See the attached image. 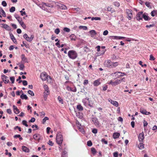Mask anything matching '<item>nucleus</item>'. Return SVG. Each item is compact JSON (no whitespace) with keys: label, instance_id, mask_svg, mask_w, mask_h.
<instances>
[{"label":"nucleus","instance_id":"8fccbe9b","mask_svg":"<svg viewBox=\"0 0 157 157\" xmlns=\"http://www.w3.org/2000/svg\"><path fill=\"white\" fill-rule=\"evenodd\" d=\"M87 145L89 147H90L92 145V143L91 140H89L87 142Z\"/></svg>","mask_w":157,"mask_h":157},{"label":"nucleus","instance_id":"ddd939ff","mask_svg":"<svg viewBox=\"0 0 157 157\" xmlns=\"http://www.w3.org/2000/svg\"><path fill=\"white\" fill-rule=\"evenodd\" d=\"M66 89L68 91L73 92H76L77 91L76 88L75 86L74 88L73 89L69 86H67L66 87Z\"/></svg>","mask_w":157,"mask_h":157},{"label":"nucleus","instance_id":"4c0bfd02","mask_svg":"<svg viewBox=\"0 0 157 157\" xmlns=\"http://www.w3.org/2000/svg\"><path fill=\"white\" fill-rule=\"evenodd\" d=\"M146 6L149 8H151V6L150 5V3L149 2H145Z\"/></svg>","mask_w":157,"mask_h":157},{"label":"nucleus","instance_id":"f8f14e48","mask_svg":"<svg viewBox=\"0 0 157 157\" xmlns=\"http://www.w3.org/2000/svg\"><path fill=\"white\" fill-rule=\"evenodd\" d=\"M21 62H23V63H28V59L25 57V54H22L21 55Z\"/></svg>","mask_w":157,"mask_h":157},{"label":"nucleus","instance_id":"e433bc0d","mask_svg":"<svg viewBox=\"0 0 157 157\" xmlns=\"http://www.w3.org/2000/svg\"><path fill=\"white\" fill-rule=\"evenodd\" d=\"M59 7L60 9L63 10H66L67 8V7L65 5L62 4L59 5Z\"/></svg>","mask_w":157,"mask_h":157},{"label":"nucleus","instance_id":"aec40b11","mask_svg":"<svg viewBox=\"0 0 157 157\" xmlns=\"http://www.w3.org/2000/svg\"><path fill=\"white\" fill-rule=\"evenodd\" d=\"M2 25H3V28L7 30L10 31L11 30L10 27L7 25L5 24H2Z\"/></svg>","mask_w":157,"mask_h":157},{"label":"nucleus","instance_id":"473e14b6","mask_svg":"<svg viewBox=\"0 0 157 157\" xmlns=\"http://www.w3.org/2000/svg\"><path fill=\"white\" fill-rule=\"evenodd\" d=\"M43 5H44L46 6H48L49 7H51L52 8L53 7V6L52 5H51L50 3H45V2H43L42 3Z\"/></svg>","mask_w":157,"mask_h":157},{"label":"nucleus","instance_id":"393cba45","mask_svg":"<svg viewBox=\"0 0 157 157\" xmlns=\"http://www.w3.org/2000/svg\"><path fill=\"white\" fill-rule=\"evenodd\" d=\"M22 149L23 151L25 152H29V148L24 146H22Z\"/></svg>","mask_w":157,"mask_h":157},{"label":"nucleus","instance_id":"e2e57ef3","mask_svg":"<svg viewBox=\"0 0 157 157\" xmlns=\"http://www.w3.org/2000/svg\"><path fill=\"white\" fill-rule=\"evenodd\" d=\"M92 132L94 134H96L98 132V130L97 129L94 128L92 130Z\"/></svg>","mask_w":157,"mask_h":157},{"label":"nucleus","instance_id":"09e8293b","mask_svg":"<svg viewBox=\"0 0 157 157\" xmlns=\"http://www.w3.org/2000/svg\"><path fill=\"white\" fill-rule=\"evenodd\" d=\"M105 53V51L104 50H102V51H101V52H97V56H100L101 55H103Z\"/></svg>","mask_w":157,"mask_h":157},{"label":"nucleus","instance_id":"4468645a","mask_svg":"<svg viewBox=\"0 0 157 157\" xmlns=\"http://www.w3.org/2000/svg\"><path fill=\"white\" fill-rule=\"evenodd\" d=\"M9 34L10 38L12 40L13 42L15 44H17V40L16 38L14 37L13 35V34L11 33H10Z\"/></svg>","mask_w":157,"mask_h":157},{"label":"nucleus","instance_id":"20e7f679","mask_svg":"<svg viewBox=\"0 0 157 157\" xmlns=\"http://www.w3.org/2000/svg\"><path fill=\"white\" fill-rule=\"evenodd\" d=\"M127 17L129 20H130L133 16V11L131 10H126Z\"/></svg>","mask_w":157,"mask_h":157},{"label":"nucleus","instance_id":"603ef678","mask_svg":"<svg viewBox=\"0 0 157 157\" xmlns=\"http://www.w3.org/2000/svg\"><path fill=\"white\" fill-rule=\"evenodd\" d=\"M10 80L11 81L12 83H13L14 82L15 78L14 76H12L10 77Z\"/></svg>","mask_w":157,"mask_h":157},{"label":"nucleus","instance_id":"bf43d9fd","mask_svg":"<svg viewBox=\"0 0 157 157\" xmlns=\"http://www.w3.org/2000/svg\"><path fill=\"white\" fill-rule=\"evenodd\" d=\"M155 24H151V25H147L146 26V27L147 28H148L153 27L155 26Z\"/></svg>","mask_w":157,"mask_h":157},{"label":"nucleus","instance_id":"69168bd1","mask_svg":"<svg viewBox=\"0 0 157 157\" xmlns=\"http://www.w3.org/2000/svg\"><path fill=\"white\" fill-rule=\"evenodd\" d=\"M101 141L102 143H104L105 144H107L108 143L107 141L105 140L104 139H102L101 140Z\"/></svg>","mask_w":157,"mask_h":157},{"label":"nucleus","instance_id":"4d7b16f0","mask_svg":"<svg viewBox=\"0 0 157 157\" xmlns=\"http://www.w3.org/2000/svg\"><path fill=\"white\" fill-rule=\"evenodd\" d=\"M155 58L152 55H151L150 56L149 60H154Z\"/></svg>","mask_w":157,"mask_h":157},{"label":"nucleus","instance_id":"37998d69","mask_svg":"<svg viewBox=\"0 0 157 157\" xmlns=\"http://www.w3.org/2000/svg\"><path fill=\"white\" fill-rule=\"evenodd\" d=\"M28 93L31 96H34V93L32 91L30 90H29L28 91Z\"/></svg>","mask_w":157,"mask_h":157},{"label":"nucleus","instance_id":"680f3d73","mask_svg":"<svg viewBox=\"0 0 157 157\" xmlns=\"http://www.w3.org/2000/svg\"><path fill=\"white\" fill-rule=\"evenodd\" d=\"M35 119L34 117H32L31 119L29 121V122H34L35 121Z\"/></svg>","mask_w":157,"mask_h":157},{"label":"nucleus","instance_id":"c9c22d12","mask_svg":"<svg viewBox=\"0 0 157 157\" xmlns=\"http://www.w3.org/2000/svg\"><path fill=\"white\" fill-rule=\"evenodd\" d=\"M2 78L5 83H7L9 82L8 77V78H5V79L4 78Z\"/></svg>","mask_w":157,"mask_h":157},{"label":"nucleus","instance_id":"3c124183","mask_svg":"<svg viewBox=\"0 0 157 157\" xmlns=\"http://www.w3.org/2000/svg\"><path fill=\"white\" fill-rule=\"evenodd\" d=\"M63 30L64 32H69L70 31V29L67 27L64 28Z\"/></svg>","mask_w":157,"mask_h":157},{"label":"nucleus","instance_id":"c756f323","mask_svg":"<svg viewBox=\"0 0 157 157\" xmlns=\"http://www.w3.org/2000/svg\"><path fill=\"white\" fill-rule=\"evenodd\" d=\"M19 23L20 24L21 26L24 29H25L26 28L25 25L24 24V22L22 21V20L19 22Z\"/></svg>","mask_w":157,"mask_h":157},{"label":"nucleus","instance_id":"c85d7f7f","mask_svg":"<svg viewBox=\"0 0 157 157\" xmlns=\"http://www.w3.org/2000/svg\"><path fill=\"white\" fill-rule=\"evenodd\" d=\"M20 98H21L22 99H25V100H28V97L27 96V95L25 94H22L20 96Z\"/></svg>","mask_w":157,"mask_h":157},{"label":"nucleus","instance_id":"13d9d810","mask_svg":"<svg viewBox=\"0 0 157 157\" xmlns=\"http://www.w3.org/2000/svg\"><path fill=\"white\" fill-rule=\"evenodd\" d=\"M143 123H144V128H145V127H146L148 123L147 122L145 121V120H144L143 121Z\"/></svg>","mask_w":157,"mask_h":157},{"label":"nucleus","instance_id":"5701e85b","mask_svg":"<svg viewBox=\"0 0 157 157\" xmlns=\"http://www.w3.org/2000/svg\"><path fill=\"white\" fill-rule=\"evenodd\" d=\"M71 40L75 41L76 39V36L74 34H71L69 36Z\"/></svg>","mask_w":157,"mask_h":157},{"label":"nucleus","instance_id":"58836bf2","mask_svg":"<svg viewBox=\"0 0 157 157\" xmlns=\"http://www.w3.org/2000/svg\"><path fill=\"white\" fill-rule=\"evenodd\" d=\"M83 50L84 52H87L90 51V49L89 48L87 47L86 46L84 47Z\"/></svg>","mask_w":157,"mask_h":157},{"label":"nucleus","instance_id":"f3484780","mask_svg":"<svg viewBox=\"0 0 157 157\" xmlns=\"http://www.w3.org/2000/svg\"><path fill=\"white\" fill-rule=\"evenodd\" d=\"M89 33L90 34L91 36L92 37H93L97 34L96 31L94 30H92L90 31Z\"/></svg>","mask_w":157,"mask_h":157},{"label":"nucleus","instance_id":"f704fd0d","mask_svg":"<svg viewBox=\"0 0 157 157\" xmlns=\"http://www.w3.org/2000/svg\"><path fill=\"white\" fill-rule=\"evenodd\" d=\"M57 99L59 102L62 104H63V99L60 96L58 97Z\"/></svg>","mask_w":157,"mask_h":157},{"label":"nucleus","instance_id":"c03bdc74","mask_svg":"<svg viewBox=\"0 0 157 157\" xmlns=\"http://www.w3.org/2000/svg\"><path fill=\"white\" fill-rule=\"evenodd\" d=\"M19 66L20 67L19 69L21 70H23L25 68V66L24 64H21Z\"/></svg>","mask_w":157,"mask_h":157},{"label":"nucleus","instance_id":"052dcab7","mask_svg":"<svg viewBox=\"0 0 157 157\" xmlns=\"http://www.w3.org/2000/svg\"><path fill=\"white\" fill-rule=\"evenodd\" d=\"M143 63V62L142 61H140L139 62V64L141 65L142 67H146L147 65L146 64H144L143 65H142V63Z\"/></svg>","mask_w":157,"mask_h":157},{"label":"nucleus","instance_id":"864d4df0","mask_svg":"<svg viewBox=\"0 0 157 157\" xmlns=\"http://www.w3.org/2000/svg\"><path fill=\"white\" fill-rule=\"evenodd\" d=\"M60 31L59 28H56L54 32L56 34H58Z\"/></svg>","mask_w":157,"mask_h":157},{"label":"nucleus","instance_id":"7c9ffc66","mask_svg":"<svg viewBox=\"0 0 157 157\" xmlns=\"http://www.w3.org/2000/svg\"><path fill=\"white\" fill-rule=\"evenodd\" d=\"M144 144L143 143V142H140V144L138 146V147L140 149H142L144 148Z\"/></svg>","mask_w":157,"mask_h":157},{"label":"nucleus","instance_id":"a878e982","mask_svg":"<svg viewBox=\"0 0 157 157\" xmlns=\"http://www.w3.org/2000/svg\"><path fill=\"white\" fill-rule=\"evenodd\" d=\"M76 115L77 117L81 119L83 117V113L80 112H78L76 113Z\"/></svg>","mask_w":157,"mask_h":157},{"label":"nucleus","instance_id":"f257e3e1","mask_svg":"<svg viewBox=\"0 0 157 157\" xmlns=\"http://www.w3.org/2000/svg\"><path fill=\"white\" fill-rule=\"evenodd\" d=\"M63 139L62 135L60 133H58L56 136V141L57 143L59 145V146H61L62 144V142Z\"/></svg>","mask_w":157,"mask_h":157},{"label":"nucleus","instance_id":"9d476101","mask_svg":"<svg viewBox=\"0 0 157 157\" xmlns=\"http://www.w3.org/2000/svg\"><path fill=\"white\" fill-rule=\"evenodd\" d=\"M140 112L142 114L145 115H149L151 114L150 112L147 111L146 109H144L143 108L140 109Z\"/></svg>","mask_w":157,"mask_h":157},{"label":"nucleus","instance_id":"6e6552de","mask_svg":"<svg viewBox=\"0 0 157 157\" xmlns=\"http://www.w3.org/2000/svg\"><path fill=\"white\" fill-rule=\"evenodd\" d=\"M92 120L94 124L95 125L99 126L100 123L98 121V118L96 117H93L92 118Z\"/></svg>","mask_w":157,"mask_h":157},{"label":"nucleus","instance_id":"774afa93","mask_svg":"<svg viewBox=\"0 0 157 157\" xmlns=\"http://www.w3.org/2000/svg\"><path fill=\"white\" fill-rule=\"evenodd\" d=\"M117 120L119 121H121V122H122L123 121V119L121 117H119L117 119Z\"/></svg>","mask_w":157,"mask_h":157},{"label":"nucleus","instance_id":"a19ab883","mask_svg":"<svg viewBox=\"0 0 157 157\" xmlns=\"http://www.w3.org/2000/svg\"><path fill=\"white\" fill-rule=\"evenodd\" d=\"M49 120L48 117H44V118L43 119L42 123L43 124H44L46 120Z\"/></svg>","mask_w":157,"mask_h":157},{"label":"nucleus","instance_id":"2f4dec72","mask_svg":"<svg viewBox=\"0 0 157 157\" xmlns=\"http://www.w3.org/2000/svg\"><path fill=\"white\" fill-rule=\"evenodd\" d=\"M91 151L92 154L94 155H95L97 152V151H96L95 149L93 147L91 148Z\"/></svg>","mask_w":157,"mask_h":157},{"label":"nucleus","instance_id":"b1692460","mask_svg":"<svg viewBox=\"0 0 157 157\" xmlns=\"http://www.w3.org/2000/svg\"><path fill=\"white\" fill-rule=\"evenodd\" d=\"M113 62L110 60H108L107 63V67H108L112 68Z\"/></svg>","mask_w":157,"mask_h":157},{"label":"nucleus","instance_id":"a18cd8bd","mask_svg":"<svg viewBox=\"0 0 157 157\" xmlns=\"http://www.w3.org/2000/svg\"><path fill=\"white\" fill-rule=\"evenodd\" d=\"M15 10V8L14 6H12L10 9V11L11 13L14 12Z\"/></svg>","mask_w":157,"mask_h":157},{"label":"nucleus","instance_id":"de8ad7c7","mask_svg":"<svg viewBox=\"0 0 157 157\" xmlns=\"http://www.w3.org/2000/svg\"><path fill=\"white\" fill-rule=\"evenodd\" d=\"M113 4L116 6L119 7L120 4V3L118 2H113Z\"/></svg>","mask_w":157,"mask_h":157},{"label":"nucleus","instance_id":"6e6d98bb","mask_svg":"<svg viewBox=\"0 0 157 157\" xmlns=\"http://www.w3.org/2000/svg\"><path fill=\"white\" fill-rule=\"evenodd\" d=\"M118 65V63L117 62L113 63V64L112 65V68L113 67H115L117 66Z\"/></svg>","mask_w":157,"mask_h":157},{"label":"nucleus","instance_id":"1a4fd4ad","mask_svg":"<svg viewBox=\"0 0 157 157\" xmlns=\"http://www.w3.org/2000/svg\"><path fill=\"white\" fill-rule=\"evenodd\" d=\"M33 138L36 141L39 142L40 140V135L38 133L35 134L33 136Z\"/></svg>","mask_w":157,"mask_h":157},{"label":"nucleus","instance_id":"0e129e2a","mask_svg":"<svg viewBox=\"0 0 157 157\" xmlns=\"http://www.w3.org/2000/svg\"><path fill=\"white\" fill-rule=\"evenodd\" d=\"M22 83L23 85L25 86H27L28 85V82L26 80H23Z\"/></svg>","mask_w":157,"mask_h":157},{"label":"nucleus","instance_id":"9b49d317","mask_svg":"<svg viewBox=\"0 0 157 157\" xmlns=\"http://www.w3.org/2000/svg\"><path fill=\"white\" fill-rule=\"evenodd\" d=\"M109 38H112L113 39L116 40L124 39L126 38V37H124L117 36H109Z\"/></svg>","mask_w":157,"mask_h":157},{"label":"nucleus","instance_id":"ea45409f","mask_svg":"<svg viewBox=\"0 0 157 157\" xmlns=\"http://www.w3.org/2000/svg\"><path fill=\"white\" fill-rule=\"evenodd\" d=\"M79 28L80 29H82L84 30H86L87 29V27L85 26H80L79 27Z\"/></svg>","mask_w":157,"mask_h":157},{"label":"nucleus","instance_id":"bb28decb","mask_svg":"<svg viewBox=\"0 0 157 157\" xmlns=\"http://www.w3.org/2000/svg\"><path fill=\"white\" fill-rule=\"evenodd\" d=\"M14 16L18 22L22 20V18L16 13L15 14Z\"/></svg>","mask_w":157,"mask_h":157},{"label":"nucleus","instance_id":"f03ea898","mask_svg":"<svg viewBox=\"0 0 157 157\" xmlns=\"http://www.w3.org/2000/svg\"><path fill=\"white\" fill-rule=\"evenodd\" d=\"M68 55L70 58L73 59L76 58L78 56L77 53L76 52L73 50H70L68 52Z\"/></svg>","mask_w":157,"mask_h":157},{"label":"nucleus","instance_id":"338daca9","mask_svg":"<svg viewBox=\"0 0 157 157\" xmlns=\"http://www.w3.org/2000/svg\"><path fill=\"white\" fill-rule=\"evenodd\" d=\"M118 152L117 151L114 152L113 153L114 157H118Z\"/></svg>","mask_w":157,"mask_h":157},{"label":"nucleus","instance_id":"412c9836","mask_svg":"<svg viewBox=\"0 0 157 157\" xmlns=\"http://www.w3.org/2000/svg\"><path fill=\"white\" fill-rule=\"evenodd\" d=\"M120 135V133L118 132H114L113 134V137L114 139L118 138Z\"/></svg>","mask_w":157,"mask_h":157},{"label":"nucleus","instance_id":"4be33fe9","mask_svg":"<svg viewBox=\"0 0 157 157\" xmlns=\"http://www.w3.org/2000/svg\"><path fill=\"white\" fill-rule=\"evenodd\" d=\"M122 80L117 79L115 80L114 82H113V84L112 86H115L116 85L119 84L121 82V81Z\"/></svg>","mask_w":157,"mask_h":157},{"label":"nucleus","instance_id":"5fc2aeb1","mask_svg":"<svg viewBox=\"0 0 157 157\" xmlns=\"http://www.w3.org/2000/svg\"><path fill=\"white\" fill-rule=\"evenodd\" d=\"M2 5L4 7H6L7 6V4L6 2L5 1H3L2 2Z\"/></svg>","mask_w":157,"mask_h":157},{"label":"nucleus","instance_id":"49530a36","mask_svg":"<svg viewBox=\"0 0 157 157\" xmlns=\"http://www.w3.org/2000/svg\"><path fill=\"white\" fill-rule=\"evenodd\" d=\"M22 124L25 125L26 127H28V125L27 124V122L26 121L24 120L22 121Z\"/></svg>","mask_w":157,"mask_h":157},{"label":"nucleus","instance_id":"7ed1b4c3","mask_svg":"<svg viewBox=\"0 0 157 157\" xmlns=\"http://www.w3.org/2000/svg\"><path fill=\"white\" fill-rule=\"evenodd\" d=\"M40 77L42 81H45L48 79V75L46 72H44L40 73Z\"/></svg>","mask_w":157,"mask_h":157},{"label":"nucleus","instance_id":"72a5a7b5","mask_svg":"<svg viewBox=\"0 0 157 157\" xmlns=\"http://www.w3.org/2000/svg\"><path fill=\"white\" fill-rule=\"evenodd\" d=\"M151 15L152 17H154L155 15H157V10H153L152 11L151 13Z\"/></svg>","mask_w":157,"mask_h":157},{"label":"nucleus","instance_id":"cd10ccee","mask_svg":"<svg viewBox=\"0 0 157 157\" xmlns=\"http://www.w3.org/2000/svg\"><path fill=\"white\" fill-rule=\"evenodd\" d=\"M77 108L78 111H82L83 109V108L81 104H79L77 105Z\"/></svg>","mask_w":157,"mask_h":157},{"label":"nucleus","instance_id":"6ab92c4d","mask_svg":"<svg viewBox=\"0 0 157 157\" xmlns=\"http://www.w3.org/2000/svg\"><path fill=\"white\" fill-rule=\"evenodd\" d=\"M13 110L14 113L16 114H18L19 113H20V111L17 109V108L14 105H13Z\"/></svg>","mask_w":157,"mask_h":157},{"label":"nucleus","instance_id":"a211bd4d","mask_svg":"<svg viewBox=\"0 0 157 157\" xmlns=\"http://www.w3.org/2000/svg\"><path fill=\"white\" fill-rule=\"evenodd\" d=\"M100 79H98L94 81L93 84L94 86H97L100 84L101 82H100Z\"/></svg>","mask_w":157,"mask_h":157},{"label":"nucleus","instance_id":"dca6fc26","mask_svg":"<svg viewBox=\"0 0 157 157\" xmlns=\"http://www.w3.org/2000/svg\"><path fill=\"white\" fill-rule=\"evenodd\" d=\"M109 101L112 104H113L116 107H118V103L117 101L113 100L111 99H108Z\"/></svg>","mask_w":157,"mask_h":157},{"label":"nucleus","instance_id":"0eeeda50","mask_svg":"<svg viewBox=\"0 0 157 157\" xmlns=\"http://www.w3.org/2000/svg\"><path fill=\"white\" fill-rule=\"evenodd\" d=\"M138 138L140 142H143L144 139V134L143 132L140 133L138 136Z\"/></svg>","mask_w":157,"mask_h":157},{"label":"nucleus","instance_id":"79ce46f5","mask_svg":"<svg viewBox=\"0 0 157 157\" xmlns=\"http://www.w3.org/2000/svg\"><path fill=\"white\" fill-rule=\"evenodd\" d=\"M94 20H101V18L100 17H92L91 18L92 21H93Z\"/></svg>","mask_w":157,"mask_h":157},{"label":"nucleus","instance_id":"423d86ee","mask_svg":"<svg viewBox=\"0 0 157 157\" xmlns=\"http://www.w3.org/2000/svg\"><path fill=\"white\" fill-rule=\"evenodd\" d=\"M114 75H118L117 77L119 78L120 77H121L124 75H126V74L124 72H115L113 73H112L111 75L113 76Z\"/></svg>","mask_w":157,"mask_h":157},{"label":"nucleus","instance_id":"2eb2a0df","mask_svg":"<svg viewBox=\"0 0 157 157\" xmlns=\"http://www.w3.org/2000/svg\"><path fill=\"white\" fill-rule=\"evenodd\" d=\"M147 14V13H144L142 16V17H143V18L145 21H148L150 20L151 19V18Z\"/></svg>","mask_w":157,"mask_h":157},{"label":"nucleus","instance_id":"39448f33","mask_svg":"<svg viewBox=\"0 0 157 157\" xmlns=\"http://www.w3.org/2000/svg\"><path fill=\"white\" fill-rule=\"evenodd\" d=\"M143 12L140 11L136 15V18L137 20L140 21V20H143L142 17L143 15Z\"/></svg>","mask_w":157,"mask_h":157}]
</instances>
